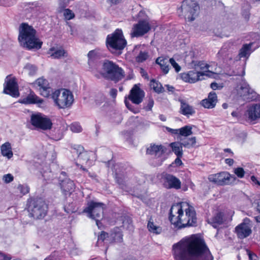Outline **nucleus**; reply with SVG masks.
Masks as SVG:
<instances>
[{
    "label": "nucleus",
    "mask_w": 260,
    "mask_h": 260,
    "mask_svg": "<svg viewBox=\"0 0 260 260\" xmlns=\"http://www.w3.org/2000/svg\"><path fill=\"white\" fill-rule=\"evenodd\" d=\"M176 260H213L204 240L198 235L182 239L173 245Z\"/></svg>",
    "instance_id": "nucleus-1"
},
{
    "label": "nucleus",
    "mask_w": 260,
    "mask_h": 260,
    "mask_svg": "<svg viewBox=\"0 0 260 260\" xmlns=\"http://www.w3.org/2000/svg\"><path fill=\"white\" fill-rule=\"evenodd\" d=\"M169 220L178 229L196 226L197 224L196 213L192 206L183 202L174 204L170 210Z\"/></svg>",
    "instance_id": "nucleus-2"
},
{
    "label": "nucleus",
    "mask_w": 260,
    "mask_h": 260,
    "mask_svg": "<svg viewBox=\"0 0 260 260\" xmlns=\"http://www.w3.org/2000/svg\"><path fill=\"white\" fill-rule=\"evenodd\" d=\"M36 34V30L31 26L22 23L19 27L18 40L24 47L29 50L39 49L43 43L37 38Z\"/></svg>",
    "instance_id": "nucleus-3"
},
{
    "label": "nucleus",
    "mask_w": 260,
    "mask_h": 260,
    "mask_svg": "<svg viewBox=\"0 0 260 260\" xmlns=\"http://www.w3.org/2000/svg\"><path fill=\"white\" fill-rule=\"evenodd\" d=\"M103 76L108 79L115 82L121 80L125 76L124 72L115 63L106 60L103 64Z\"/></svg>",
    "instance_id": "nucleus-4"
},
{
    "label": "nucleus",
    "mask_w": 260,
    "mask_h": 260,
    "mask_svg": "<svg viewBox=\"0 0 260 260\" xmlns=\"http://www.w3.org/2000/svg\"><path fill=\"white\" fill-rule=\"evenodd\" d=\"M52 98L59 109L70 107L74 101L72 92L65 89L55 90L52 94Z\"/></svg>",
    "instance_id": "nucleus-5"
},
{
    "label": "nucleus",
    "mask_w": 260,
    "mask_h": 260,
    "mask_svg": "<svg viewBox=\"0 0 260 260\" xmlns=\"http://www.w3.org/2000/svg\"><path fill=\"white\" fill-rule=\"evenodd\" d=\"M106 44L111 51L123 49L126 45V41L124 38L122 30L116 29L113 33L109 35L107 37Z\"/></svg>",
    "instance_id": "nucleus-6"
},
{
    "label": "nucleus",
    "mask_w": 260,
    "mask_h": 260,
    "mask_svg": "<svg viewBox=\"0 0 260 260\" xmlns=\"http://www.w3.org/2000/svg\"><path fill=\"white\" fill-rule=\"evenodd\" d=\"M105 207V205L103 203L91 201L88 203L84 211L87 213L89 217L95 220L96 225L99 227L101 224L100 219L103 217Z\"/></svg>",
    "instance_id": "nucleus-7"
},
{
    "label": "nucleus",
    "mask_w": 260,
    "mask_h": 260,
    "mask_svg": "<svg viewBox=\"0 0 260 260\" xmlns=\"http://www.w3.org/2000/svg\"><path fill=\"white\" fill-rule=\"evenodd\" d=\"M48 207L41 199H33L30 201L28 210L30 216L35 219H42L47 214Z\"/></svg>",
    "instance_id": "nucleus-8"
},
{
    "label": "nucleus",
    "mask_w": 260,
    "mask_h": 260,
    "mask_svg": "<svg viewBox=\"0 0 260 260\" xmlns=\"http://www.w3.org/2000/svg\"><path fill=\"white\" fill-rule=\"evenodd\" d=\"M200 8L196 1H183L179 13L184 15L189 21H193L198 16Z\"/></svg>",
    "instance_id": "nucleus-9"
},
{
    "label": "nucleus",
    "mask_w": 260,
    "mask_h": 260,
    "mask_svg": "<svg viewBox=\"0 0 260 260\" xmlns=\"http://www.w3.org/2000/svg\"><path fill=\"white\" fill-rule=\"evenodd\" d=\"M237 94L239 96L238 104L243 105L244 102H248L254 101L257 98L256 93L251 88L249 85L246 82L241 84L240 87L237 90Z\"/></svg>",
    "instance_id": "nucleus-10"
},
{
    "label": "nucleus",
    "mask_w": 260,
    "mask_h": 260,
    "mask_svg": "<svg viewBox=\"0 0 260 260\" xmlns=\"http://www.w3.org/2000/svg\"><path fill=\"white\" fill-rule=\"evenodd\" d=\"M30 123L35 127L43 130L50 129L52 125L51 120L41 113L32 114Z\"/></svg>",
    "instance_id": "nucleus-11"
},
{
    "label": "nucleus",
    "mask_w": 260,
    "mask_h": 260,
    "mask_svg": "<svg viewBox=\"0 0 260 260\" xmlns=\"http://www.w3.org/2000/svg\"><path fill=\"white\" fill-rule=\"evenodd\" d=\"M209 180L218 185H224L232 184L236 180L234 175H231L226 172L211 174L208 177Z\"/></svg>",
    "instance_id": "nucleus-12"
},
{
    "label": "nucleus",
    "mask_w": 260,
    "mask_h": 260,
    "mask_svg": "<svg viewBox=\"0 0 260 260\" xmlns=\"http://www.w3.org/2000/svg\"><path fill=\"white\" fill-rule=\"evenodd\" d=\"M151 29L150 25L147 19L140 20L135 24L132 29L131 36L132 38H138L147 34Z\"/></svg>",
    "instance_id": "nucleus-13"
},
{
    "label": "nucleus",
    "mask_w": 260,
    "mask_h": 260,
    "mask_svg": "<svg viewBox=\"0 0 260 260\" xmlns=\"http://www.w3.org/2000/svg\"><path fill=\"white\" fill-rule=\"evenodd\" d=\"M211 73L209 71L205 72H200L196 70L190 71L187 73H183L181 74V78L183 81L189 83H195L196 82L203 79L201 77L204 76H209L208 73Z\"/></svg>",
    "instance_id": "nucleus-14"
},
{
    "label": "nucleus",
    "mask_w": 260,
    "mask_h": 260,
    "mask_svg": "<svg viewBox=\"0 0 260 260\" xmlns=\"http://www.w3.org/2000/svg\"><path fill=\"white\" fill-rule=\"evenodd\" d=\"M251 228L250 220L248 218H245L243 222L235 228L238 237L240 239H244L249 236L252 232Z\"/></svg>",
    "instance_id": "nucleus-15"
},
{
    "label": "nucleus",
    "mask_w": 260,
    "mask_h": 260,
    "mask_svg": "<svg viewBox=\"0 0 260 260\" xmlns=\"http://www.w3.org/2000/svg\"><path fill=\"white\" fill-rule=\"evenodd\" d=\"M245 116L249 122H254L260 119V104H252L248 106Z\"/></svg>",
    "instance_id": "nucleus-16"
},
{
    "label": "nucleus",
    "mask_w": 260,
    "mask_h": 260,
    "mask_svg": "<svg viewBox=\"0 0 260 260\" xmlns=\"http://www.w3.org/2000/svg\"><path fill=\"white\" fill-rule=\"evenodd\" d=\"M145 96L144 91L135 84L130 91L128 99L134 104L139 105L142 103Z\"/></svg>",
    "instance_id": "nucleus-17"
},
{
    "label": "nucleus",
    "mask_w": 260,
    "mask_h": 260,
    "mask_svg": "<svg viewBox=\"0 0 260 260\" xmlns=\"http://www.w3.org/2000/svg\"><path fill=\"white\" fill-rule=\"evenodd\" d=\"M5 83L6 85L4 87V92L14 97L18 96V87L15 79L7 77Z\"/></svg>",
    "instance_id": "nucleus-18"
},
{
    "label": "nucleus",
    "mask_w": 260,
    "mask_h": 260,
    "mask_svg": "<svg viewBox=\"0 0 260 260\" xmlns=\"http://www.w3.org/2000/svg\"><path fill=\"white\" fill-rule=\"evenodd\" d=\"M164 186L167 189L174 188L178 189L181 188V183L180 180L170 174H166L163 177Z\"/></svg>",
    "instance_id": "nucleus-19"
},
{
    "label": "nucleus",
    "mask_w": 260,
    "mask_h": 260,
    "mask_svg": "<svg viewBox=\"0 0 260 260\" xmlns=\"http://www.w3.org/2000/svg\"><path fill=\"white\" fill-rule=\"evenodd\" d=\"M34 84L39 87L41 94L44 97H48L50 95L51 89L47 80L44 78L38 79Z\"/></svg>",
    "instance_id": "nucleus-20"
},
{
    "label": "nucleus",
    "mask_w": 260,
    "mask_h": 260,
    "mask_svg": "<svg viewBox=\"0 0 260 260\" xmlns=\"http://www.w3.org/2000/svg\"><path fill=\"white\" fill-rule=\"evenodd\" d=\"M167 151V148L162 145L151 144L147 149V153L151 155H154L156 157L162 156Z\"/></svg>",
    "instance_id": "nucleus-21"
},
{
    "label": "nucleus",
    "mask_w": 260,
    "mask_h": 260,
    "mask_svg": "<svg viewBox=\"0 0 260 260\" xmlns=\"http://www.w3.org/2000/svg\"><path fill=\"white\" fill-rule=\"evenodd\" d=\"M48 54L53 59H60L68 56V53L64 49L54 47L49 49Z\"/></svg>",
    "instance_id": "nucleus-22"
},
{
    "label": "nucleus",
    "mask_w": 260,
    "mask_h": 260,
    "mask_svg": "<svg viewBox=\"0 0 260 260\" xmlns=\"http://www.w3.org/2000/svg\"><path fill=\"white\" fill-rule=\"evenodd\" d=\"M217 101L216 94L211 92L209 94L208 98L202 100L201 104L204 108L210 109L215 106Z\"/></svg>",
    "instance_id": "nucleus-23"
},
{
    "label": "nucleus",
    "mask_w": 260,
    "mask_h": 260,
    "mask_svg": "<svg viewBox=\"0 0 260 260\" xmlns=\"http://www.w3.org/2000/svg\"><path fill=\"white\" fill-rule=\"evenodd\" d=\"M60 186L62 191L66 195L70 194L74 190L75 186L74 182L69 178H66L61 181Z\"/></svg>",
    "instance_id": "nucleus-24"
},
{
    "label": "nucleus",
    "mask_w": 260,
    "mask_h": 260,
    "mask_svg": "<svg viewBox=\"0 0 260 260\" xmlns=\"http://www.w3.org/2000/svg\"><path fill=\"white\" fill-rule=\"evenodd\" d=\"M79 158L85 161L88 166H91L95 159V154L92 151L81 152L79 155Z\"/></svg>",
    "instance_id": "nucleus-25"
},
{
    "label": "nucleus",
    "mask_w": 260,
    "mask_h": 260,
    "mask_svg": "<svg viewBox=\"0 0 260 260\" xmlns=\"http://www.w3.org/2000/svg\"><path fill=\"white\" fill-rule=\"evenodd\" d=\"M253 43H250L249 44H244L242 47L240 49L238 54L239 59L244 58L247 59L250 54L252 52L253 50L251 49V47Z\"/></svg>",
    "instance_id": "nucleus-26"
},
{
    "label": "nucleus",
    "mask_w": 260,
    "mask_h": 260,
    "mask_svg": "<svg viewBox=\"0 0 260 260\" xmlns=\"http://www.w3.org/2000/svg\"><path fill=\"white\" fill-rule=\"evenodd\" d=\"M223 213L218 212L211 219H208V222L214 228H216L223 222Z\"/></svg>",
    "instance_id": "nucleus-27"
},
{
    "label": "nucleus",
    "mask_w": 260,
    "mask_h": 260,
    "mask_svg": "<svg viewBox=\"0 0 260 260\" xmlns=\"http://www.w3.org/2000/svg\"><path fill=\"white\" fill-rule=\"evenodd\" d=\"M156 63L158 64L165 74L169 71V59L168 57H159L156 60Z\"/></svg>",
    "instance_id": "nucleus-28"
},
{
    "label": "nucleus",
    "mask_w": 260,
    "mask_h": 260,
    "mask_svg": "<svg viewBox=\"0 0 260 260\" xmlns=\"http://www.w3.org/2000/svg\"><path fill=\"white\" fill-rule=\"evenodd\" d=\"M181 113L186 116L192 115L195 113L193 108L183 101H181Z\"/></svg>",
    "instance_id": "nucleus-29"
},
{
    "label": "nucleus",
    "mask_w": 260,
    "mask_h": 260,
    "mask_svg": "<svg viewBox=\"0 0 260 260\" xmlns=\"http://www.w3.org/2000/svg\"><path fill=\"white\" fill-rule=\"evenodd\" d=\"M170 147L172 148V151L177 156H183V147L181 142H174L170 144Z\"/></svg>",
    "instance_id": "nucleus-30"
},
{
    "label": "nucleus",
    "mask_w": 260,
    "mask_h": 260,
    "mask_svg": "<svg viewBox=\"0 0 260 260\" xmlns=\"http://www.w3.org/2000/svg\"><path fill=\"white\" fill-rule=\"evenodd\" d=\"M43 102V100L39 98L36 94L34 93H30L23 100L22 103L26 104L35 103L41 104Z\"/></svg>",
    "instance_id": "nucleus-31"
},
{
    "label": "nucleus",
    "mask_w": 260,
    "mask_h": 260,
    "mask_svg": "<svg viewBox=\"0 0 260 260\" xmlns=\"http://www.w3.org/2000/svg\"><path fill=\"white\" fill-rule=\"evenodd\" d=\"M2 154L8 159L11 158L13 156V152L12 151L11 146L10 143L6 142L3 144L1 146Z\"/></svg>",
    "instance_id": "nucleus-32"
},
{
    "label": "nucleus",
    "mask_w": 260,
    "mask_h": 260,
    "mask_svg": "<svg viewBox=\"0 0 260 260\" xmlns=\"http://www.w3.org/2000/svg\"><path fill=\"white\" fill-rule=\"evenodd\" d=\"M147 228L149 232L154 234H159L161 232V228L154 223L153 220L151 217L149 219Z\"/></svg>",
    "instance_id": "nucleus-33"
},
{
    "label": "nucleus",
    "mask_w": 260,
    "mask_h": 260,
    "mask_svg": "<svg viewBox=\"0 0 260 260\" xmlns=\"http://www.w3.org/2000/svg\"><path fill=\"white\" fill-rule=\"evenodd\" d=\"M150 86L155 92L158 93H162L164 91V88L161 83L155 79H152L150 81Z\"/></svg>",
    "instance_id": "nucleus-34"
},
{
    "label": "nucleus",
    "mask_w": 260,
    "mask_h": 260,
    "mask_svg": "<svg viewBox=\"0 0 260 260\" xmlns=\"http://www.w3.org/2000/svg\"><path fill=\"white\" fill-rule=\"evenodd\" d=\"M180 140L182 141L181 143L182 146L187 148L194 147L196 143V138L195 137L189 139H180Z\"/></svg>",
    "instance_id": "nucleus-35"
},
{
    "label": "nucleus",
    "mask_w": 260,
    "mask_h": 260,
    "mask_svg": "<svg viewBox=\"0 0 260 260\" xmlns=\"http://www.w3.org/2000/svg\"><path fill=\"white\" fill-rule=\"evenodd\" d=\"M192 134V126L190 125H185L179 128L178 135L179 136L188 137Z\"/></svg>",
    "instance_id": "nucleus-36"
},
{
    "label": "nucleus",
    "mask_w": 260,
    "mask_h": 260,
    "mask_svg": "<svg viewBox=\"0 0 260 260\" xmlns=\"http://www.w3.org/2000/svg\"><path fill=\"white\" fill-rule=\"evenodd\" d=\"M88 64L89 66H93L94 64V61L96 60L99 55L96 51L94 50H91L88 53Z\"/></svg>",
    "instance_id": "nucleus-37"
},
{
    "label": "nucleus",
    "mask_w": 260,
    "mask_h": 260,
    "mask_svg": "<svg viewBox=\"0 0 260 260\" xmlns=\"http://www.w3.org/2000/svg\"><path fill=\"white\" fill-rule=\"evenodd\" d=\"M24 70L29 76H33L36 73L37 68L34 65L28 63L24 66Z\"/></svg>",
    "instance_id": "nucleus-38"
},
{
    "label": "nucleus",
    "mask_w": 260,
    "mask_h": 260,
    "mask_svg": "<svg viewBox=\"0 0 260 260\" xmlns=\"http://www.w3.org/2000/svg\"><path fill=\"white\" fill-rule=\"evenodd\" d=\"M149 57L148 53L146 51H141L136 58V60L138 62H143L145 61Z\"/></svg>",
    "instance_id": "nucleus-39"
},
{
    "label": "nucleus",
    "mask_w": 260,
    "mask_h": 260,
    "mask_svg": "<svg viewBox=\"0 0 260 260\" xmlns=\"http://www.w3.org/2000/svg\"><path fill=\"white\" fill-rule=\"evenodd\" d=\"M94 103L93 104L95 106L101 105L105 101V96L102 93L98 94L93 100Z\"/></svg>",
    "instance_id": "nucleus-40"
},
{
    "label": "nucleus",
    "mask_w": 260,
    "mask_h": 260,
    "mask_svg": "<svg viewBox=\"0 0 260 260\" xmlns=\"http://www.w3.org/2000/svg\"><path fill=\"white\" fill-rule=\"evenodd\" d=\"M63 16L67 20H71L75 17L74 13L69 9H66L64 10Z\"/></svg>",
    "instance_id": "nucleus-41"
},
{
    "label": "nucleus",
    "mask_w": 260,
    "mask_h": 260,
    "mask_svg": "<svg viewBox=\"0 0 260 260\" xmlns=\"http://www.w3.org/2000/svg\"><path fill=\"white\" fill-rule=\"evenodd\" d=\"M108 237V234L105 232H102L100 235L98 236V241H97V245L100 246L101 244L104 242L106 238Z\"/></svg>",
    "instance_id": "nucleus-42"
},
{
    "label": "nucleus",
    "mask_w": 260,
    "mask_h": 260,
    "mask_svg": "<svg viewBox=\"0 0 260 260\" xmlns=\"http://www.w3.org/2000/svg\"><path fill=\"white\" fill-rule=\"evenodd\" d=\"M70 129L74 133H80L82 131V127L81 125L77 123H72L70 126Z\"/></svg>",
    "instance_id": "nucleus-43"
},
{
    "label": "nucleus",
    "mask_w": 260,
    "mask_h": 260,
    "mask_svg": "<svg viewBox=\"0 0 260 260\" xmlns=\"http://www.w3.org/2000/svg\"><path fill=\"white\" fill-rule=\"evenodd\" d=\"M17 189L23 195L27 193L29 191V188L27 185L19 184L17 187Z\"/></svg>",
    "instance_id": "nucleus-44"
},
{
    "label": "nucleus",
    "mask_w": 260,
    "mask_h": 260,
    "mask_svg": "<svg viewBox=\"0 0 260 260\" xmlns=\"http://www.w3.org/2000/svg\"><path fill=\"white\" fill-rule=\"evenodd\" d=\"M154 105V101L151 98H149L146 105L144 106V109L146 111H150Z\"/></svg>",
    "instance_id": "nucleus-45"
},
{
    "label": "nucleus",
    "mask_w": 260,
    "mask_h": 260,
    "mask_svg": "<svg viewBox=\"0 0 260 260\" xmlns=\"http://www.w3.org/2000/svg\"><path fill=\"white\" fill-rule=\"evenodd\" d=\"M122 226L125 227L129 230H133V226L132 224V220L129 218H126L124 221L123 220Z\"/></svg>",
    "instance_id": "nucleus-46"
},
{
    "label": "nucleus",
    "mask_w": 260,
    "mask_h": 260,
    "mask_svg": "<svg viewBox=\"0 0 260 260\" xmlns=\"http://www.w3.org/2000/svg\"><path fill=\"white\" fill-rule=\"evenodd\" d=\"M235 174L240 178L244 176L245 171L242 168L238 167L234 169Z\"/></svg>",
    "instance_id": "nucleus-47"
},
{
    "label": "nucleus",
    "mask_w": 260,
    "mask_h": 260,
    "mask_svg": "<svg viewBox=\"0 0 260 260\" xmlns=\"http://www.w3.org/2000/svg\"><path fill=\"white\" fill-rule=\"evenodd\" d=\"M124 103L125 104L126 107L127 109H128L130 111L133 112L134 113H137L139 112V110L138 108H134L133 106H132L129 102L127 101L126 100V98H125L124 100Z\"/></svg>",
    "instance_id": "nucleus-48"
},
{
    "label": "nucleus",
    "mask_w": 260,
    "mask_h": 260,
    "mask_svg": "<svg viewBox=\"0 0 260 260\" xmlns=\"http://www.w3.org/2000/svg\"><path fill=\"white\" fill-rule=\"evenodd\" d=\"M169 63H170L172 66L175 68L176 72H178L180 71L181 67L173 58L169 59Z\"/></svg>",
    "instance_id": "nucleus-49"
},
{
    "label": "nucleus",
    "mask_w": 260,
    "mask_h": 260,
    "mask_svg": "<svg viewBox=\"0 0 260 260\" xmlns=\"http://www.w3.org/2000/svg\"><path fill=\"white\" fill-rule=\"evenodd\" d=\"M13 176L10 174H6L3 177V180L7 183L12 182L13 180Z\"/></svg>",
    "instance_id": "nucleus-50"
},
{
    "label": "nucleus",
    "mask_w": 260,
    "mask_h": 260,
    "mask_svg": "<svg viewBox=\"0 0 260 260\" xmlns=\"http://www.w3.org/2000/svg\"><path fill=\"white\" fill-rule=\"evenodd\" d=\"M194 66L199 67L201 70L208 69L209 67L208 64H205L203 61H199L197 64H194Z\"/></svg>",
    "instance_id": "nucleus-51"
},
{
    "label": "nucleus",
    "mask_w": 260,
    "mask_h": 260,
    "mask_svg": "<svg viewBox=\"0 0 260 260\" xmlns=\"http://www.w3.org/2000/svg\"><path fill=\"white\" fill-rule=\"evenodd\" d=\"M249 7L248 6L247 10H243L242 11V16L244 17L246 21H248L249 19Z\"/></svg>",
    "instance_id": "nucleus-52"
},
{
    "label": "nucleus",
    "mask_w": 260,
    "mask_h": 260,
    "mask_svg": "<svg viewBox=\"0 0 260 260\" xmlns=\"http://www.w3.org/2000/svg\"><path fill=\"white\" fill-rule=\"evenodd\" d=\"M122 234L121 233H118L115 234V236L113 238L115 241L117 242H121L122 241Z\"/></svg>",
    "instance_id": "nucleus-53"
},
{
    "label": "nucleus",
    "mask_w": 260,
    "mask_h": 260,
    "mask_svg": "<svg viewBox=\"0 0 260 260\" xmlns=\"http://www.w3.org/2000/svg\"><path fill=\"white\" fill-rule=\"evenodd\" d=\"M141 76L145 79H147V80H149V76L147 73V72L143 69V68L140 69V72Z\"/></svg>",
    "instance_id": "nucleus-54"
},
{
    "label": "nucleus",
    "mask_w": 260,
    "mask_h": 260,
    "mask_svg": "<svg viewBox=\"0 0 260 260\" xmlns=\"http://www.w3.org/2000/svg\"><path fill=\"white\" fill-rule=\"evenodd\" d=\"M247 254L248 255L249 260H256L257 256L254 253H251L250 251L247 250Z\"/></svg>",
    "instance_id": "nucleus-55"
},
{
    "label": "nucleus",
    "mask_w": 260,
    "mask_h": 260,
    "mask_svg": "<svg viewBox=\"0 0 260 260\" xmlns=\"http://www.w3.org/2000/svg\"><path fill=\"white\" fill-rule=\"evenodd\" d=\"M167 129L169 132H170L171 133L173 134H179V128L178 129H172L169 127H167Z\"/></svg>",
    "instance_id": "nucleus-56"
},
{
    "label": "nucleus",
    "mask_w": 260,
    "mask_h": 260,
    "mask_svg": "<svg viewBox=\"0 0 260 260\" xmlns=\"http://www.w3.org/2000/svg\"><path fill=\"white\" fill-rule=\"evenodd\" d=\"M253 204H255L256 205V207H255L256 211L258 213H260V200H257L255 201Z\"/></svg>",
    "instance_id": "nucleus-57"
},
{
    "label": "nucleus",
    "mask_w": 260,
    "mask_h": 260,
    "mask_svg": "<svg viewBox=\"0 0 260 260\" xmlns=\"http://www.w3.org/2000/svg\"><path fill=\"white\" fill-rule=\"evenodd\" d=\"M182 156H177V158L175 159V164H176L177 166H180L182 164V161L181 160V158L182 157Z\"/></svg>",
    "instance_id": "nucleus-58"
},
{
    "label": "nucleus",
    "mask_w": 260,
    "mask_h": 260,
    "mask_svg": "<svg viewBox=\"0 0 260 260\" xmlns=\"http://www.w3.org/2000/svg\"><path fill=\"white\" fill-rule=\"evenodd\" d=\"M225 162L226 164H228L230 166H231L233 165L234 160L232 158H226L225 160Z\"/></svg>",
    "instance_id": "nucleus-59"
},
{
    "label": "nucleus",
    "mask_w": 260,
    "mask_h": 260,
    "mask_svg": "<svg viewBox=\"0 0 260 260\" xmlns=\"http://www.w3.org/2000/svg\"><path fill=\"white\" fill-rule=\"evenodd\" d=\"M251 180L255 184H256L260 186V182L257 180L255 176H252L251 177Z\"/></svg>",
    "instance_id": "nucleus-60"
},
{
    "label": "nucleus",
    "mask_w": 260,
    "mask_h": 260,
    "mask_svg": "<svg viewBox=\"0 0 260 260\" xmlns=\"http://www.w3.org/2000/svg\"><path fill=\"white\" fill-rule=\"evenodd\" d=\"M117 90L116 89H111V90H110V95L113 97V98H115L116 96V94H117Z\"/></svg>",
    "instance_id": "nucleus-61"
},
{
    "label": "nucleus",
    "mask_w": 260,
    "mask_h": 260,
    "mask_svg": "<svg viewBox=\"0 0 260 260\" xmlns=\"http://www.w3.org/2000/svg\"><path fill=\"white\" fill-rule=\"evenodd\" d=\"M115 174L116 175H118L120 174L121 171H120V168L119 167V166L118 165H116L115 166Z\"/></svg>",
    "instance_id": "nucleus-62"
},
{
    "label": "nucleus",
    "mask_w": 260,
    "mask_h": 260,
    "mask_svg": "<svg viewBox=\"0 0 260 260\" xmlns=\"http://www.w3.org/2000/svg\"><path fill=\"white\" fill-rule=\"evenodd\" d=\"M0 255L3 257V260H10L11 257L8 256L2 252H0Z\"/></svg>",
    "instance_id": "nucleus-63"
},
{
    "label": "nucleus",
    "mask_w": 260,
    "mask_h": 260,
    "mask_svg": "<svg viewBox=\"0 0 260 260\" xmlns=\"http://www.w3.org/2000/svg\"><path fill=\"white\" fill-rule=\"evenodd\" d=\"M210 87L213 90H215L217 88L218 84L215 82H213L210 84Z\"/></svg>",
    "instance_id": "nucleus-64"
}]
</instances>
